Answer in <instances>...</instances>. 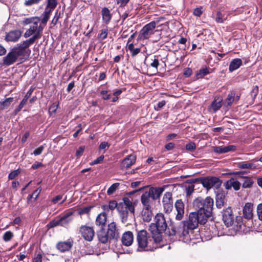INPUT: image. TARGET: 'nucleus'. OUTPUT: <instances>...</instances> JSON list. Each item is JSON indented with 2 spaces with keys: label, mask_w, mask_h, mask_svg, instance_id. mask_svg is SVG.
I'll return each mask as SVG.
<instances>
[{
  "label": "nucleus",
  "mask_w": 262,
  "mask_h": 262,
  "mask_svg": "<svg viewBox=\"0 0 262 262\" xmlns=\"http://www.w3.org/2000/svg\"><path fill=\"white\" fill-rule=\"evenodd\" d=\"M207 220L201 214H199L196 211L190 212L188 220L181 222L182 227H180L177 231H175L174 234L178 235L180 237H186L189 234V230H193L196 229L199 224H205Z\"/></svg>",
  "instance_id": "1"
},
{
  "label": "nucleus",
  "mask_w": 262,
  "mask_h": 262,
  "mask_svg": "<svg viewBox=\"0 0 262 262\" xmlns=\"http://www.w3.org/2000/svg\"><path fill=\"white\" fill-rule=\"evenodd\" d=\"M167 227L164 214L161 212L157 213L154 218V222L149 227V230L155 243H158L162 241V234L166 231Z\"/></svg>",
  "instance_id": "2"
},
{
  "label": "nucleus",
  "mask_w": 262,
  "mask_h": 262,
  "mask_svg": "<svg viewBox=\"0 0 262 262\" xmlns=\"http://www.w3.org/2000/svg\"><path fill=\"white\" fill-rule=\"evenodd\" d=\"M213 204V200L210 196H207L205 199L198 197L193 202V207L197 210L196 212L207 220L212 214Z\"/></svg>",
  "instance_id": "3"
},
{
  "label": "nucleus",
  "mask_w": 262,
  "mask_h": 262,
  "mask_svg": "<svg viewBox=\"0 0 262 262\" xmlns=\"http://www.w3.org/2000/svg\"><path fill=\"white\" fill-rule=\"evenodd\" d=\"M40 19L39 17H35L33 19L32 24L30 28L25 32L24 36L28 38L32 35L28 40L30 42L34 43L35 40L41 36L43 28L39 24Z\"/></svg>",
  "instance_id": "4"
},
{
  "label": "nucleus",
  "mask_w": 262,
  "mask_h": 262,
  "mask_svg": "<svg viewBox=\"0 0 262 262\" xmlns=\"http://www.w3.org/2000/svg\"><path fill=\"white\" fill-rule=\"evenodd\" d=\"M118 211L121 217L122 222L125 223L127 221L129 211L134 213L135 207L132 202L127 198L123 199V202L118 205Z\"/></svg>",
  "instance_id": "5"
},
{
  "label": "nucleus",
  "mask_w": 262,
  "mask_h": 262,
  "mask_svg": "<svg viewBox=\"0 0 262 262\" xmlns=\"http://www.w3.org/2000/svg\"><path fill=\"white\" fill-rule=\"evenodd\" d=\"M162 19H163V18L161 17L159 19L152 21L146 25L140 31L139 35V38L141 39H146L149 38L154 34L156 27L157 26L159 27L161 25L159 24V23Z\"/></svg>",
  "instance_id": "6"
},
{
  "label": "nucleus",
  "mask_w": 262,
  "mask_h": 262,
  "mask_svg": "<svg viewBox=\"0 0 262 262\" xmlns=\"http://www.w3.org/2000/svg\"><path fill=\"white\" fill-rule=\"evenodd\" d=\"M33 43L32 42H30V40L28 39L17 44L12 49L18 57H28L31 53L29 47Z\"/></svg>",
  "instance_id": "7"
},
{
  "label": "nucleus",
  "mask_w": 262,
  "mask_h": 262,
  "mask_svg": "<svg viewBox=\"0 0 262 262\" xmlns=\"http://www.w3.org/2000/svg\"><path fill=\"white\" fill-rule=\"evenodd\" d=\"M200 181L203 186L207 189H210L213 187L219 188L222 184V181L220 179L214 177L203 178L201 179Z\"/></svg>",
  "instance_id": "8"
},
{
  "label": "nucleus",
  "mask_w": 262,
  "mask_h": 262,
  "mask_svg": "<svg viewBox=\"0 0 262 262\" xmlns=\"http://www.w3.org/2000/svg\"><path fill=\"white\" fill-rule=\"evenodd\" d=\"M72 212H68L61 217L59 219L57 220L52 221L51 222L49 226L50 227L53 228L57 226H66L72 221L70 217L72 215Z\"/></svg>",
  "instance_id": "9"
},
{
  "label": "nucleus",
  "mask_w": 262,
  "mask_h": 262,
  "mask_svg": "<svg viewBox=\"0 0 262 262\" xmlns=\"http://www.w3.org/2000/svg\"><path fill=\"white\" fill-rule=\"evenodd\" d=\"M162 205L164 211L165 212H170L173 209V200L172 193L166 192L163 195Z\"/></svg>",
  "instance_id": "10"
},
{
  "label": "nucleus",
  "mask_w": 262,
  "mask_h": 262,
  "mask_svg": "<svg viewBox=\"0 0 262 262\" xmlns=\"http://www.w3.org/2000/svg\"><path fill=\"white\" fill-rule=\"evenodd\" d=\"M22 35V32L19 30H14L6 33L5 39L7 42H15L17 41Z\"/></svg>",
  "instance_id": "11"
},
{
  "label": "nucleus",
  "mask_w": 262,
  "mask_h": 262,
  "mask_svg": "<svg viewBox=\"0 0 262 262\" xmlns=\"http://www.w3.org/2000/svg\"><path fill=\"white\" fill-rule=\"evenodd\" d=\"M80 231L82 236L88 241H91L94 236V230L92 227L86 226L80 228Z\"/></svg>",
  "instance_id": "12"
},
{
  "label": "nucleus",
  "mask_w": 262,
  "mask_h": 262,
  "mask_svg": "<svg viewBox=\"0 0 262 262\" xmlns=\"http://www.w3.org/2000/svg\"><path fill=\"white\" fill-rule=\"evenodd\" d=\"M137 241L139 247L141 248H145L148 245L147 233L146 230H142L138 232Z\"/></svg>",
  "instance_id": "13"
},
{
  "label": "nucleus",
  "mask_w": 262,
  "mask_h": 262,
  "mask_svg": "<svg viewBox=\"0 0 262 262\" xmlns=\"http://www.w3.org/2000/svg\"><path fill=\"white\" fill-rule=\"evenodd\" d=\"M231 14V11H226L224 9H220L216 12L215 20L217 23L222 24L228 19V16Z\"/></svg>",
  "instance_id": "14"
},
{
  "label": "nucleus",
  "mask_w": 262,
  "mask_h": 262,
  "mask_svg": "<svg viewBox=\"0 0 262 262\" xmlns=\"http://www.w3.org/2000/svg\"><path fill=\"white\" fill-rule=\"evenodd\" d=\"M174 206L177 212L176 219L180 221L184 214V204L181 200H178L176 202Z\"/></svg>",
  "instance_id": "15"
},
{
  "label": "nucleus",
  "mask_w": 262,
  "mask_h": 262,
  "mask_svg": "<svg viewBox=\"0 0 262 262\" xmlns=\"http://www.w3.org/2000/svg\"><path fill=\"white\" fill-rule=\"evenodd\" d=\"M165 187H151L149 189L147 193L149 196L152 198V200H155L159 199L161 194L164 190Z\"/></svg>",
  "instance_id": "16"
},
{
  "label": "nucleus",
  "mask_w": 262,
  "mask_h": 262,
  "mask_svg": "<svg viewBox=\"0 0 262 262\" xmlns=\"http://www.w3.org/2000/svg\"><path fill=\"white\" fill-rule=\"evenodd\" d=\"M107 233L112 239H117L119 237L118 229L115 222H112L108 225Z\"/></svg>",
  "instance_id": "17"
},
{
  "label": "nucleus",
  "mask_w": 262,
  "mask_h": 262,
  "mask_svg": "<svg viewBox=\"0 0 262 262\" xmlns=\"http://www.w3.org/2000/svg\"><path fill=\"white\" fill-rule=\"evenodd\" d=\"M18 57V56L17 55L16 53L14 52V51L12 49L11 51L10 52L7 56L4 57L3 61L4 64L10 66L15 62Z\"/></svg>",
  "instance_id": "18"
},
{
  "label": "nucleus",
  "mask_w": 262,
  "mask_h": 262,
  "mask_svg": "<svg viewBox=\"0 0 262 262\" xmlns=\"http://www.w3.org/2000/svg\"><path fill=\"white\" fill-rule=\"evenodd\" d=\"M224 186L227 190H229L233 187L234 190L237 191L240 189L241 183L236 179L231 178L225 183Z\"/></svg>",
  "instance_id": "19"
},
{
  "label": "nucleus",
  "mask_w": 262,
  "mask_h": 262,
  "mask_svg": "<svg viewBox=\"0 0 262 262\" xmlns=\"http://www.w3.org/2000/svg\"><path fill=\"white\" fill-rule=\"evenodd\" d=\"M223 220L225 224L228 227L233 224V216L230 209L224 211L223 215Z\"/></svg>",
  "instance_id": "20"
},
{
  "label": "nucleus",
  "mask_w": 262,
  "mask_h": 262,
  "mask_svg": "<svg viewBox=\"0 0 262 262\" xmlns=\"http://www.w3.org/2000/svg\"><path fill=\"white\" fill-rule=\"evenodd\" d=\"M133 234L130 231H126L124 233L121 238L122 244L126 246H129L131 245L133 242Z\"/></svg>",
  "instance_id": "21"
},
{
  "label": "nucleus",
  "mask_w": 262,
  "mask_h": 262,
  "mask_svg": "<svg viewBox=\"0 0 262 262\" xmlns=\"http://www.w3.org/2000/svg\"><path fill=\"white\" fill-rule=\"evenodd\" d=\"M136 157L134 155H130L125 158L121 163L122 168H128L133 165L136 161Z\"/></svg>",
  "instance_id": "22"
},
{
  "label": "nucleus",
  "mask_w": 262,
  "mask_h": 262,
  "mask_svg": "<svg viewBox=\"0 0 262 262\" xmlns=\"http://www.w3.org/2000/svg\"><path fill=\"white\" fill-rule=\"evenodd\" d=\"M253 205L251 203L245 204L243 208V214L245 218L251 219L253 216Z\"/></svg>",
  "instance_id": "23"
},
{
  "label": "nucleus",
  "mask_w": 262,
  "mask_h": 262,
  "mask_svg": "<svg viewBox=\"0 0 262 262\" xmlns=\"http://www.w3.org/2000/svg\"><path fill=\"white\" fill-rule=\"evenodd\" d=\"M226 201V193L223 190H219L216 194V205L219 208L223 206Z\"/></svg>",
  "instance_id": "24"
},
{
  "label": "nucleus",
  "mask_w": 262,
  "mask_h": 262,
  "mask_svg": "<svg viewBox=\"0 0 262 262\" xmlns=\"http://www.w3.org/2000/svg\"><path fill=\"white\" fill-rule=\"evenodd\" d=\"M235 149V146L234 145H229L227 146H215L213 147V151L217 154L226 153L230 151H233Z\"/></svg>",
  "instance_id": "25"
},
{
  "label": "nucleus",
  "mask_w": 262,
  "mask_h": 262,
  "mask_svg": "<svg viewBox=\"0 0 262 262\" xmlns=\"http://www.w3.org/2000/svg\"><path fill=\"white\" fill-rule=\"evenodd\" d=\"M141 216L144 222H149L152 217L151 208H142Z\"/></svg>",
  "instance_id": "26"
},
{
  "label": "nucleus",
  "mask_w": 262,
  "mask_h": 262,
  "mask_svg": "<svg viewBox=\"0 0 262 262\" xmlns=\"http://www.w3.org/2000/svg\"><path fill=\"white\" fill-rule=\"evenodd\" d=\"M97 236L99 241L103 244L106 243L111 239L108 233L105 232L103 229H101L97 232Z\"/></svg>",
  "instance_id": "27"
},
{
  "label": "nucleus",
  "mask_w": 262,
  "mask_h": 262,
  "mask_svg": "<svg viewBox=\"0 0 262 262\" xmlns=\"http://www.w3.org/2000/svg\"><path fill=\"white\" fill-rule=\"evenodd\" d=\"M141 201L143 205V208H151L152 201L147 192H144L141 195Z\"/></svg>",
  "instance_id": "28"
},
{
  "label": "nucleus",
  "mask_w": 262,
  "mask_h": 262,
  "mask_svg": "<svg viewBox=\"0 0 262 262\" xmlns=\"http://www.w3.org/2000/svg\"><path fill=\"white\" fill-rule=\"evenodd\" d=\"M105 212L103 211L99 213L96 219V225L101 227H103L105 225L107 216Z\"/></svg>",
  "instance_id": "29"
},
{
  "label": "nucleus",
  "mask_w": 262,
  "mask_h": 262,
  "mask_svg": "<svg viewBox=\"0 0 262 262\" xmlns=\"http://www.w3.org/2000/svg\"><path fill=\"white\" fill-rule=\"evenodd\" d=\"M223 99L222 98L217 97L214 99L210 107V111L215 113L219 110L222 106Z\"/></svg>",
  "instance_id": "30"
},
{
  "label": "nucleus",
  "mask_w": 262,
  "mask_h": 262,
  "mask_svg": "<svg viewBox=\"0 0 262 262\" xmlns=\"http://www.w3.org/2000/svg\"><path fill=\"white\" fill-rule=\"evenodd\" d=\"M118 205L116 201H111L109 202L108 204L103 205L102 206L103 211L107 213L110 211H113L115 208L118 210Z\"/></svg>",
  "instance_id": "31"
},
{
  "label": "nucleus",
  "mask_w": 262,
  "mask_h": 262,
  "mask_svg": "<svg viewBox=\"0 0 262 262\" xmlns=\"http://www.w3.org/2000/svg\"><path fill=\"white\" fill-rule=\"evenodd\" d=\"M72 244L69 241L59 242L57 245V248L61 252L69 251L72 247Z\"/></svg>",
  "instance_id": "32"
},
{
  "label": "nucleus",
  "mask_w": 262,
  "mask_h": 262,
  "mask_svg": "<svg viewBox=\"0 0 262 262\" xmlns=\"http://www.w3.org/2000/svg\"><path fill=\"white\" fill-rule=\"evenodd\" d=\"M242 64V61L239 58H235L232 60L229 67V71L230 72H232L233 71L238 69Z\"/></svg>",
  "instance_id": "33"
},
{
  "label": "nucleus",
  "mask_w": 262,
  "mask_h": 262,
  "mask_svg": "<svg viewBox=\"0 0 262 262\" xmlns=\"http://www.w3.org/2000/svg\"><path fill=\"white\" fill-rule=\"evenodd\" d=\"M102 19L105 24H108L112 18V15L110 11L108 8L104 7L101 10Z\"/></svg>",
  "instance_id": "34"
},
{
  "label": "nucleus",
  "mask_w": 262,
  "mask_h": 262,
  "mask_svg": "<svg viewBox=\"0 0 262 262\" xmlns=\"http://www.w3.org/2000/svg\"><path fill=\"white\" fill-rule=\"evenodd\" d=\"M126 50L127 51L129 50L130 51L131 55L133 57L136 56L141 51V49L140 48H134V45L133 44V43H129V42L127 43V45L126 46Z\"/></svg>",
  "instance_id": "35"
},
{
  "label": "nucleus",
  "mask_w": 262,
  "mask_h": 262,
  "mask_svg": "<svg viewBox=\"0 0 262 262\" xmlns=\"http://www.w3.org/2000/svg\"><path fill=\"white\" fill-rule=\"evenodd\" d=\"M210 73L209 69L206 67H203L195 73V77L197 79L202 78L205 76Z\"/></svg>",
  "instance_id": "36"
},
{
  "label": "nucleus",
  "mask_w": 262,
  "mask_h": 262,
  "mask_svg": "<svg viewBox=\"0 0 262 262\" xmlns=\"http://www.w3.org/2000/svg\"><path fill=\"white\" fill-rule=\"evenodd\" d=\"M239 168L242 169H254L256 166L253 163L249 162H245L239 163L238 165Z\"/></svg>",
  "instance_id": "37"
},
{
  "label": "nucleus",
  "mask_w": 262,
  "mask_h": 262,
  "mask_svg": "<svg viewBox=\"0 0 262 262\" xmlns=\"http://www.w3.org/2000/svg\"><path fill=\"white\" fill-rule=\"evenodd\" d=\"M235 93L230 92L227 96V98L225 100L224 104L226 106H231L234 101Z\"/></svg>",
  "instance_id": "38"
},
{
  "label": "nucleus",
  "mask_w": 262,
  "mask_h": 262,
  "mask_svg": "<svg viewBox=\"0 0 262 262\" xmlns=\"http://www.w3.org/2000/svg\"><path fill=\"white\" fill-rule=\"evenodd\" d=\"M243 187L244 188H251L254 184L253 180L251 178L247 177H243Z\"/></svg>",
  "instance_id": "39"
},
{
  "label": "nucleus",
  "mask_w": 262,
  "mask_h": 262,
  "mask_svg": "<svg viewBox=\"0 0 262 262\" xmlns=\"http://www.w3.org/2000/svg\"><path fill=\"white\" fill-rule=\"evenodd\" d=\"M119 185L120 184L119 183H115L112 184L107 190V194L111 195L114 193L118 188Z\"/></svg>",
  "instance_id": "40"
},
{
  "label": "nucleus",
  "mask_w": 262,
  "mask_h": 262,
  "mask_svg": "<svg viewBox=\"0 0 262 262\" xmlns=\"http://www.w3.org/2000/svg\"><path fill=\"white\" fill-rule=\"evenodd\" d=\"M50 11L51 10L48 8H46L45 11L43 13V18L41 20V23L42 24L45 25L46 24L49 18Z\"/></svg>",
  "instance_id": "41"
},
{
  "label": "nucleus",
  "mask_w": 262,
  "mask_h": 262,
  "mask_svg": "<svg viewBox=\"0 0 262 262\" xmlns=\"http://www.w3.org/2000/svg\"><path fill=\"white\" fill-rule=\"evenodd\" d=\"M110 144L108 143L107 142H102L100 143L99 149V150H102V152L104 154L106 150L110 147Z\"/></svg>",
  "instance_id": "42"
},
{
  "label": "nucleus",
  "mask_w": 262,
  "mask_h": 262,
  "mask_svg": "<svg viewBox=\"0 0 262 262\" xmlns=\"http://www.w3.org/2000/svg\"><path fill=\"white\" fill-rule=\"evenodd\" d=\"M13 237V234L11 231H7L3 235V238L5 242L10 241Z\"/></svg>",
  "instance_id": "43"
},
{
  "label": "nucleus",
  "mask_w": 262,
  "mask_h": 262,
  "mask_svg": "<svg viewBox=\"0 0 262 262\" xmlns=\"http://www.w3.org/2000/svg\"><path fill=\"white\" fill-rule=\"evenodd\" d=\"M12 101H13L12 98H7L4 101L1 102V105L3 107V108H4L9 106Z\"/></svg>",
  "instance_id": "44"
},
{
  "label": "nucleus",
  "mask_w": 262,
  "mask_h": 262,
  "mask_svg": "<svg viewBox=\"0 0 262 262\" xmlns=\"http://www.w3.org/2000/svg\"><path fill=\"white\" fill-rule=\"evenodd\" d=\"M20 173V170L19 169L14 170L9 173L8 178L9 179L12 180L16 177Z\"/></svg>",
  "instance_id": "45"
},
{
  "label": "nucleus",
  "mask_w": 262,
  "mask_h": 262,
  "mask_svg": "<svg viewBox=\"0 0 262 262\" xmlns=\"http://www.w3.org/2000/svg\"><path fill=\"white\" fill-rule=\"evenodd\" d=\"M58 104L56 103H53L49 108V112L51 115L56 113Z\"/></svg>",
  "instance_id": "46"
},
{
  "label": "nucleus",
  "mask_w": 262,
  "mask_h": 262,
  "mask_svg": "<svg viewBox=\"0 0 262 262\" xmlns=\"http://www.w3.org/2000/svg\"><path fill=\"white\" fill-rule=\"evenodd\" d=\"M194 186L192 184H189L186 186V192L187 195H191L194 191Z\"/></svg>",
  "instance_id": "47"
},
{
  "label": "nucleus",
  "mask_w": 262,
  "mask_h": 262,
  "mask_svg": "<svg viewBox=\"0 0 262 262\" xmlns=\"http://www.w3.org/2000/svg\"><path fill=\"white\" fill-rule=\"evenodd\" d=\"M57 2L56 0H48L47 7L46 8H50L53 9L56 6Z\"/></svg>",
  "instance_id": "48"
},
{
  "label": "nucleus",
  "mask_w": 262,
  "mask_h": 262,
  "mask_svg": "<svg viewBox=\"0 0 262 262\" xmlns=\"http://www.w3.org/2000/svg\"><path fill=\"white\" fill-rule=\"evenodd\" d=\"M257 214L258 219L262 221V203L258 204L257 206Z\"/></svg>",
  "instance_id": "49"
},
{
  "label": "nucleus",
  "mask_w": 262,
  "mask_h": 262,
  "mask_svg": "<svg viewBox=\"0 0 262 262\" xmlns=\"http://www.w3.org/2000/svg\"><path fill=\"white\" fill-rule=\"evenodd\" d=\"M104 156L103 155H101L100 156V157H99L98 158H97L96 160H95L94 161H93V162H92L90 164L91 165H95V164H99L100 163H101L103 159H104Z\"/></svg>",
  "instance_id": "50"
},
{
  "label": "nucleus",
  "mask_w": 262,
  "mask_h": 262,
  "mask_svg": "<svg viewBox=\"0 0 262 262\" xmlns=\"http://www.w3.org/2000/svg\"><path fill=\"white\" fill-rule=\"evenodd\" d=\"M107 36V30L104 29L102 30L101 33L99 35V39L101 40H103L105 39Z\"/></svg>",
  "instance_id": "51"
},
{
  "label": "nucleus",
  "mask_w": 262,
  "mask_h": 262,
  "mask_svg": "<svg viewBox=\"0 0 262 262\" xmlns=\"http://www.w3.org/2000/svg\"><path fill=\"white\" fill-rule=\"evenodd\" d=\"M41 189L40 188H37L35 190L31 195L30 196V199L34 198V200H36L38 197V195L40 193Z\"/></svg>",
  "instance_id": "52"
},
{
  "label": "nucleus",
  "mask_w": 262,
  "mask_h": 262,
  "mask_svg": "<svg viewBox=\"0 0 262 262\" xmlns=\"http://www.w3.org/2000/svg\"><path fill=\"white\" fill-rule=\"evenodd\" d=\"M195 144L193 142H190L186 145V148L188 150H193L195 149Z\"/></svg>",
  "instance_id": "53"
},
{
  "label": "nucleus",
  "mask_w": 262,
  "mask_h": 262,
  "mask_svg": "<svg viewBox=\"0 0 262 262\" xmlns=\"http://www.w3.org/2000/svg\"><path fill=\"white\" fill-rule=\"evenodd\" d=\"M40 1V0H27L25 1V5L27 6H31L33 4L38 3Z\"/></svg>",
  "instance_id": "54"
},
{
  "label": "nucleus",
  "mask_w": 262,
  "mask_h": 262,
  "mask_svg": "<svg viewBox=\"0 0 262 262\" xmlns=\"http://www.w3.org/2000/svg\"><path fill=\"white\" fill-rule=\"evenodd\" d=\"M43 147L42 146H41L37 148L36 149H35L33 152V154L35 156L39 155L41 154V152L43 151Z\"/></svg>",
  "instance_id": "55"
},
{
  "label": "nucleus",
  "mask_w": 262,
  "mask_h": 262,
  "mask_svg": "<svg viewBox=\"0 0 262 262\" xmlns=\"http://www.w3.org/2000/svg\"><path fill=\"white\" fill-rule=\"evenodd\" d=\"M159 60L156 58H155L154 60H152V62L150 63L151 67H152V68H154L156 69H157L158 67L159 66Z\"/></svg>",
  "instance_id": "56"
},
{
  "label": "nucleus",
  "mask_w": 262,
  "mask_h": 262,
  "mask_svg": "<svg viewBox=\"0 0 262 262\" xmlns=\"http://www.w3.org/2000/svg\"><path fill=\"white\" fill-rule=\"evenodd\" d=\"M84 150V146L79 147V148L78 149V150L76 151V156L78 157L81 156L82 154L83 153Z\"/></svg>",
  "instance_id": "57"
},
{
  "label": "nucleus",
  "mask_w": 262,
  "mask_h": 262,
  "mask_svg": "<svg viewBox=\"0 0 262 262\" xmlns=\"http://www.w3.org/2000/svg\"><path fill=\"white\" fill-rule=\"evenodd\" d=\"M192 73V70L190 68H186L184 70V75L186 77L190 76Z\"/></svg>",
  "instance_id": "58"
},
{
  "label": "nucleus",
  "mask_w": 262,
  "mask_h": 262,
  "mask_svg": "<svg viewBox=\"0 0 262 262\" xmlns=\"http://www.w3.org/2000/svg\"><path fill=\"white\" fill-rule=\"evenodd\" d=\"M202 13V11L201 9L200 8H197L194 10L193 14L194 15L197 16H200Z\"/></svg>",
  "instance_id": "59"
},
{
  "label": "nucleus",
  "mask_w": 262,
  "mask_h": 262,
  "mask_svg": "<svg viewBox=\"0 0 262 262\" xmlns=\"http://www.w3.org/2000/svg\"><path fill=\"white\" fill-rule=\"evenodd\" d=\"M34 90V89L31 88L27 93L26 95H25V97L24 98L25 100H28V98L30 97L33 91Z\"/></svg>",
  "instance_id": "60"
},
{
  "label": "nucleus",
  "mask_w": 262,
  "mask_h": 262,
  "mask_svg": "<svg viewBox=\"0 0 262 262\" xmlns=\"http://www.w3.org/2000/svg\"><path fill=\"white\" fill-rule=\"evenodd\" d=\"M62 195H58L52 200V202L54 204L57 203L59 201H60L62 199Z\"/></svg>",
  "instance_id": "61"
},
{
  "label": "nucleus",
  "mask_w": 262,
  "mask_h": 262,
  "mask_svg": "<svg viewBox=\"0 0 262 262\" xmlns=\"http://www.w3.org/2000/svg\"><path fill=\"white\" fill-rule=\"evenodd\" d=\"M29 136H30L29 132H26L24 134V135H23V136L22 137V139H21L22 143H25L26 141L27 138L29 137Z\"/></svg>",
  "instance_id": "62"
},
{
  "label": "nucleus",
  "mask_w": 262,
  "mask_h": 262,
  "mask_svg": "<svg viewBox=\"0 0 262 262\" xmlns=\"http://www.w3.org/2000/svg\"><path fill=\"white\" fill-rule=\"evenodd\" d=\"M42 166L43 165L41 163L35 162L32 165V168L33 169H35Z\"/></svg>",
  "instance_id": "63"
},
{
  "label": "nucleus",
  "mask_w": 262,
  "mask_h": 262,
  "mask_svg": "<svg viewBox=\"0 0 262 262\" xmlns=\"http://www.w3.org/2000/svg\"><path fill=\"white\" fill-rule=\"evenodd\" d=\"M42 256L41 254H37L34 259V262H41Z\"/></svg>",
  "instance_id": "64"
}]
</instances>
